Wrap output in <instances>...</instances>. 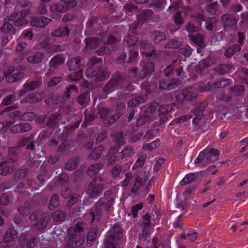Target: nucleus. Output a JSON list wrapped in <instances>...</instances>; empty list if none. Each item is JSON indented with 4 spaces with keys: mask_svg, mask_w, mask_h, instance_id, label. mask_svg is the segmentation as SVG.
I'll list each match as a JSON object with an SVG mask.
<instances>
[{
    "mask_svg": "<svg viewBox=\"0 0 248 248\" xmlns=\"http://www.w3.org/2000/svg\"><path fill=\"white\" fill-rule=\"evenodd\" d=\"M115 198L112 190H108L105 192L104 197L99 200L91 209L90 212L87 215L91 223L96 222L100 220L102 216L103 210L106 213L108 212L113 204Z\"/></svg>",
    "mask_w": 248,
    "mask_h": 248,
    "instance_id": "f257e3e1",
    "label": "nucleus"
},
{
    "mask_svg": "<svg viewBox=\"0 0 248 248\" xmlns=\"http://www.w3.org/2000/svg\"><path fill=\"white\" fill-rule=\"evenodd\" d=\"M83 232V224L81 222H78L74 226L70 227L68 231L66 246L69 248H76L81 245L85 241Z\"/></svg>",
    "mask_w": 248,
    "mask_h": 248,
    "instance_id": "f03ea898",
    "label": "nucleus"
},
{
    "mask_svg": "<svg viewBox=\"0 0 248 248\" xmlns=\"http://www.w3.org/2000/svg\"><path fill=\"white\" fill-rule=\"evenodd\" d=\"M30 219L32 222V227L37 231L41 232L48 226L50 217L41 210H35L31 214Z\"/></svg>",
    "mask_w": 248,
    "mask_h": 248,
    "instance_id": "7ed1b4c3",
    "label": "nucleus"
},
{
    "mask_svg": "<svg viewBox=\"0 0 248 248\" xmlns=\"http://www.w3.org/2000/svg\"><path fill=\"white\" fill-rule=\"evenodd\" d=\"M219 152L213 148H207L201 152L194 162L199 167H203L218 159Z\"/></svg>",
    "mask_w": 248,
    "mask_h": 248,
    "instance_id": "20e7f679",
    "label": "nucleus"
},
{
    "mask_svg": "<svg viewBox=\"0 0 248 248\" xmlns=\"http://www.w3.org/2000/svg\"><path fill=\"white\" fill-rule=\"evenodd\" d=\"M106 181V179L101 176L95 177L88 186L89 195L93 198H97L102 193Z\"/></svg>",
    "mask_w": 248,
    "mask_h": 248,
    "instance_id": "39448f33",
    "label": "nucleus"
},
{
    "mask_svg": "<svg viewBox=\"0 0 248 248\" xmlns=\"http://www.w3.org/2000/svg\"><path fill=\"white\" fill-rule=\"evenodd\" d=\"M87 46L91 49H95L99 47L96 50L98 55L102 56L109 53L111 49L107 45L103 42L101 39L96 37L89 38L87 40Z\"/></svg>",
    "mask_w": 248,
    "mask_h": 248,
    "instance_id": "423d86ee",
    "label": "nucleus"
},
{
    "mask_svg": "<svg viewBox=\"0 0 248 248\" xmlns=\"http://www.w3.org/2000/svg\"><path fill=\"white\" fill-rule=\"evenodd\" d=\"M173 64H171L164 69L165 77L162 78L159 84V88L163 90H170L175 88L180 83L177 79L169 78V75L170 72L173 70Z\"/></svg>",
    "mask_w": 248,
    "mask_h": 248,
    "instance_id": "0eeeda50",
    "label": "nucleus"
},
{
    "mask_svg": "<svg viewBox=\"0 0 248 248\" xmlns=\"http://www.w3.org/2000/svg\"><path fill=\"white\" fill-rule=\"evenodd\" d=\"M86 74L89 78L95 77V80L96 82L103 81L108 78L109 76L107 69L101 65L89 67L86 71Z\"/></svg>",
    "mask_w": 248,
    "mask_h": 248,
    "instance_id": "6e6552de",
    "label": "nucleus"
},
{
    "mask_svg": "<svg viewBox=\"0 0 248 248\" xmlns=\"http://www.w3.org/2000/svg\"><path fill=\"white\" fill-rule=\"evenodd\" d=\"M98 113L100 114L101 118L106 124H111L117 120L121 116L120 112L117 113L114 115H111L112 111L107 108H101L99 109Z\"/></svg>",
    "mask_w": 248,
    "mask_h": 248,
    "instance_id": "1a4fd4ad",
    "label": "nucleus"
},
{
    "mask_svg": "<svg viewBox=\"0 0 248 248\" xmlns=\"http://www.w3.org/2000/svg\"><path fill=\"white\" fill-rule=\"evenodd\" d=\"M197 92L193 87H190L185 89L183 92L176 95L177 100L180 102H183L186 100L187 101L192 100L196 98Z\"/></svg>",
    "mask_w": 248,
    "mask_h": 248,
    "instance_id": "9d476101",
    "label": "nucleus"
},
{
    "mask_svg": "<svg viewBox=\"0 0 248 248\" xmlns=\"http://www.w3.org/2000/svg\"><path fill=\"white\" fill-rule=\"evenodd\" d=\"M17 166L15 160H6L0 162V175H6L12 173Z\"/></svg>",
    "mask_w": 248,
    "mask_h": 248,
    "instance_id": "9b49d317",
    "label": "nucleus"
},
{
    "mask_svg": "<svg viewBox=\"0 0 248 248\" xmlns=\"http://www.w3.org/2000/svg\"><path fill=\"white\" fill-rule=\"evenodd\" d=\"M39 48L42 49L44 52L47 53H55L64 51L65 46L61 45H55L49 43L47 41L45 40L40 43Z\"/></svg>",
    "mask_w": 248,
    "mask_h": 248,
    "instance_id": "f8f14e48",
    "label": "nucleus"
},
{
    "mask_svg": "<svg viewBox=\"0 0 248 248\" xmlns=\"http://www.w3.org/2000/svg\"><path fill=\"white\" fill-rule=\"evenodd\" d=\"M124 78L118 72H116L113 75L112 78L104 87V90L106 92H111L115 88L122 84Z\"/></svg>",
    "mask_w": 248,
    "mask_h": 248,
    "instance_id": "ddd939ff",
    "label": "nucleus"
},
{
    "mask_svg": "<svg viewBox=\"0 0 248 248\" xmlns=\"http://www.w3.org/2000/svg\"><path fill=\"white\" fill-rule=\"evenodd\" d=\"M231 84V80L229 79H222L215 83H208L204 86L203 91H213L216 88H222L230 85Z\"/></svg>",
    "mask_w": 248,
    "mask_h": 248,
    "instance_id": "4468645a",
    "label": "nucleus"
},
{
    "mask_svg": "<svg viewBox=\"0 0 248 248\" xmlns=\"http://www.w3.org/2000/svg\"><path fill=\"white\" fill-rule=\"evenodd\" d=\"M172 104L162 105L158 109V115L160 117V123L163 124L166 122L169 117V113L172 110Z\"/></svg>",
    "mask_w": 248,
    "mask_h": 248,
    "instance_id": "2eb2a0df",
    "label": "nucleus"
},
{
    "mask_svg": "<svg viewBox=\"0 0 248 248\" xmlns=\"http://www.w3.org/2000/svg\"><path fill=\"white\" fill-rule=\"evenodd\" d=\"M221 21L225 28L233 27L236 25L237 17L234 14H226L222 16Z\"/></svg>",
    "mask_w": 248,
    "mask_h": 248,
    "instance_id": "dca6fc26",
    "label": "nucleus"
},
{
    "mask_svg": "<svg viewBox=\"0 0 248 248\" xmlns=\"http://www.w3.org/2000/svg\"><path fill=\"white\" fill-rule=\"evenodd\" d=\"M7 18L8 20L11 21L16 27L27 25L29 22L28 20L24 17H21L20 14H17L16 12L12 13L10 16L7 17Z\"/></svg>",
    "mask_w": 248,
    "mask_h": 248,
    "instance_id": "f3484780",
    "label": "nucleus"
},
{
    "mask_svg": "<svg viewBox=\"0 0 248 248\" xmlns=\"http://www.w3.org/2000/svg\"><path fill=\"white\" fill-rule=\"evenodd\" d=\"M64 62V59L61 55H57L54 56L49 62L50 68L48 70L46 74L51 75L53 73L54 70L56 67L61 65Z\"/></svg>",
    "mask_w": 248,
    "mask_h": 248,
    "instance_id": "a211bd4d",
    "label": "nucleus"
},
{
    "mask_svg": "<svg viewBox=\"0 0 248 248\" xmlns=\"http://www.w3.org/2000/svg\"><path fill=\"white\" fill-rule=\"evenodd\" d=\"M43 96V93L35 92L33 93L30 94L26 96L25 98L22 99L21 100V103H29L31 104L36 103L41 101Z\"/></svg>",
    "mask_w": 248,
    "mask_h": 248,
    "instance_id": "6ab92c4d",
    "label": "nucleus"
},
{
    "mask_svg": "<svg viewBox=\"0 0 248 248\" xmlns=\"http://www.w3.org/2000/svg\"><path fill=\"white\" fill-rule=\"evenodd\" d=\"M50 21L49 18L44 16L33 17L31 20L30 24L32 26L44 28Z\"/></svg>",
    "mask_w": 248,
    "mask_h": 248,
    "instance_id": "aec40b11",
    "label": "nucleus"
},
{
    "mask_svg": "<svg viewBox=\"0 0 248 248\" xmlns=\"http://www.w3.org/2000/svg\"><path fill=\"white\" fill-rule=\"evenodd\" d=\"M159 104L156 102H152L146 109L145 113L151 119V121L154 120L158 116V110L157 108Z\"/></svg>",
    "mask_w": 248,
    "mask_h": 248,
    "instance_id": "412c9836",
    "label": "nucleus"
},
{
    "mask_svg": "<svg viewBox=\"0 0 248 248\" xmlns=\"http://www.w3.org/2000/svg\"><path fill=\"white\" fill-rule=\"evenodd\" d=\"M82 60L79 57L73 58L67 62V66L71 71L76 70L81 66Z\"/></svg>",
    "mask_w": 248,
    "mask_h": 248,
    "instance_id": "4be33fe9",
    "label": "nucleus"
},
{
    "mask_svg": "<svg viewBox=\"0 0 248 248\" xmlns=\"http://www.w3.org/2000/svg\"><path fill=\"white\" fill-rule=\"evenodd\" d=\"M21 239L23 240L22 246H25L26 248H33L37 243L36 238L34 236L23 235L21 236Z\"/></svg>",
    "mask_w": 248,
    "mask_h": 248,
    "instance_id": "5701e85b",
    "label": "nucleus"
},
{
    "mask_svg": "<svg viewBox=\"0 0 248 248\" xmlns=\"http://www.w3.org/2000/svg\"><path fill=\"white\" fill-rule=\"evenodd\" d=\"M67 10V5L63 2H54L50 5V11L54 14L64 13Z\"/></svg>",
    "mask_w": 248,
    "mask_h": 248,
    "instance_id": "b1692460",
    "label": "nucleus"
},
{
    "mask_svg": "<svg viewBox=\"0 0 248 248\" xmlns=\"http://www.w3.org/2000/svg\"><path fill=\"white\" fill-rule=\"evenodd\" d=\"M16 235V232L14 230H9L4 235V244H7L9 247L14 244V238Z\"/></svg>",
    "mask_w": 248,
    "mask_h": 248,
    "instance_id": "393cba45",
    "label": "nucleus"
},
{
    "mask_svg": "<svg viewBox=\"0 0 248 248\" xmlns=\"http://www.w3.org/2000/svg\"><path fill=\"white\" fill-rule=\"evenodd\" d=\"M69 33V30L66 27H59L51 32V35L54 37L67 36Z\"/></svg>",
    "mask_w": 248,
    "mask_h": 248,
    "instance_id": "a878e982",
    "label": "nucleus"
},
{
    "mask_svg": "<svg viewBox=\"0 0 248 248\" xmlns=\"http://www.w3.org/2000/svg\"><path fill=\"white\" fill-rule=\"evenodd\" d=\"M241 50V46L238 44H234L227 47L224 52V55L227 58H231L234 54Z\"/></svg>",
    "mask_w": 248,
    "mask_h": 248,
    "instance_id": "bb28decb",
    "label": "nucleus"
},
{
    "mask_svg": "<svg viewBox=\"0 0 248 248\" xmlns=\"http://www.w3.org/2000/svg\"><path fill=\"white\" fill-rule=\"evenodd\" d=\"M153 12L151 10L145 9L138 16V19L139 21L144 22L150 20L153 18Z\"/></svg>",
    "mask_w": 248,
    "mask_h": 248,
    "instance_id": "cd10ccee",
    "label": "nucleus"
},
{
    "mask_svg": "<svg viewBox=\"0 0 248 248\" xmlns=\"http://www.w3.org/2000/svg\"><path fill=\"white\" fill-rule=\"evenodd\" d=\"M112 234L113 237L119 240L122 237V231L120 226L115 224L111 229L108 232V235Z\"/></svg>",
    "mask_w": 248,
    "mask_h": 248,
    "instance_id": "c85d7f7f",
    "label": "nucleus"
},
{
    "mask_svg": "<svg viewBox=\"0 0 248 248\" xmlns=\"http://www.w3.org/2000/svg\"><path fill=\"white\" fill-rule=\"evenodd\" d=\"M44 54L41 52H36L29 56L28 62L32 64H37L42 62Z\"/></svg>",
    "mask_w": 248,
    "mask_h": 248,
    "instance_id": "c756f323",
    "label": "nucleus"
},
{
    "mask_svg": "<svg viewBox=\"0 0 248 248\" xmlns=\"http://www.w3.org/2000/svg\"><path fill=\"white\" fill-rule=\"evenodd\" d=\"M103 167L102 163H98L91 165L87 170V174L90 176H93L97 174L99 170Z\"/></svg>",
    "mask_w": 248,
    "mask_h": 248,
    "instance_id": "7c9ffc66",
    "label": "nucleus"
},
{
    "mask_svg": "<svg viewBox=\"0 0 248 248\" xmlns=\"http://www.w3.org/2000/svg\"><path fill=\"white\" fill-rule=\"evenodd\" d=\"M118 239L113 237L112 234L108 235L107 238L104 241L105 248H115L117 245V241Z\"/></svg>",
    "mask_w": 248,
    "mask_h": 248,
    "instance_id": "2f4dec72",
    "label": "nucleus"
},
{
    "mask_svg": "<svg viewBox=\"0 0 248 248\" xmlns=\"http://www.w3.org/2000/svg\"><path fill=\"white\" fill-rule=\"evenodd\" d=\"M66 217V213L60 210L56 211L52 214L53 220L57 223L64 221Z\"/></svg>",
    "mask_w": 248,
    "mask_h": 248,
    "instance_id": "473e14b6",
    "label": "nucleus"
},
{
    "mask_svg": "<svg viewBox=\"0 0 248 248\" xmlns=\"http://www.w3.org/2000/svg\"><path fill=\"white\" fill-rule=\"evenodd\" d=\"M204 106L203 104H199L196 105L194 108L192 110L193 113L196 116L195 119L199 120H201L203 116V111L204 110Z\"/></svg>",
    "mask_w": 248,
    "mask_h": 248,
    "instance_id": "72a5a7b5",
    "label": "nucleus"
},
{
    "mask_svg": "<svg viewBox=\"0 0 248 248\" xmlns=\"http://www.w3.org/2000/svg\"><path fill=\"white\" fill-rule=\"evenodd\" d=\"M104 151V148L101 145L94 148L89 155V158L92 159H97L101 156Z\"/></svg>",
    "mask_w": 248,
    "mask_h": 248,
    "instance_id": "f704fd0d",
    "label": "nucleus"
},
{
    "mask_svg": "<svg viewBox=\"0 0 248 248\" xmlns=\"http://www.w3.org/2000/svg\"><path fill=\"white\" fill-rule=\"evenodd\" d=\"M41 83V79H38L37 80L27 82L24 84L23 87L28 91H33L37 88Z\"/></svg>",
    "mask_w": 248,
    "mask_h": 248,
    "instance_id": "c9c22d12",
    "label": "nucleus"
},
{
    "mask_svg": "<svg viewBox=\"0 0 248 248\" xmlns=\"http://www.w3.org/2000/svg\"><path fill=\"white\" fill-rule=\"evenodd\" d=\"M140 65L143 66V69L144 72V75L143 77H145L147 74H149L154 71V65L153 63L149 62L145 64L144 61H141Z\"/></svg>",
    "mask_w": 248,
    "mask_h": 248,
    "instance_id": "e433bc0d",
    "label": "nucleus"
},
{
    "mask_svg": "<svg viewBox=\"0 0 248 248\" xmlns=\"http://www.w3.org/2000/svg\"><path fill=\"white\" fill-rule=\"evenodd\" d=\"M83 72L80 70L72 74H70L65 77V80L70 81H77L80 79L82 76Z\"/></svg>",
    "mask_w": 248,
    "mask_h": 248,
    "instance_id": "4c0bfd02",
    "label": "nucleus"
},
{
    "mask_svg": "<svg viewBox=\"0 0 248 248\" xmlns=\"http://www.w3.org/2000/svg\"><path fill=\"white\" fill-rule=\"evenodd\" d=\"M138 41V38L134 35H127L124 39V44L129 47L135 45Z\"/></svg>",
    "mask_w": 248,
    "mask_h": 248,
    "instance_id": "58836bf2",
    "label": "nucleus"
},
{
    "mask_svg": "<svg viewBox=\"0 0 248 248\" xmlns=\"http://www.w3.org/2000/svg\"><path fill=\"white\" fill-rule=\"evenodd\" d=\"M133 154V148L130 146H126L120 153V158L122 159L130 157Z\"/></svg>",
    "mask_w": 248,
    "mask_h": 248,
    "instance_id": "ea45409f",
    "label": "nucleus"
},
{
    "mask_svg": "<svg viewBox=\"0 0 248 248\" xmlns=\"http://www.w3.org/2000/svg\"><path fill=\"white\" fill-rule=\"evenodd\" d=\"M78 160L77 157L69 159L65 165V169L68 170H74L77 167Z\"/></svg>",
    "mask_w": 248,
    "mask_h": 248,
    "instance_id": "a19ab883",
    "label": "nucleus"
},
{
    "mask_svg": "<svg viewBox=\"0 0 248 248\" xmlns=\"http://www.w3.org/2000/svg\"><path fill=\"white\" fill-rule=\"evenodd\" d=\"M230 91L231 93L236 96L240 95L245 91V86L241 85L232 87L230 88Z\"/></svg>",
    "mask_w": 248,
    "mask_h": 248,
    "instance_id": "79ce46f5",
    "label": "nucleus"
},
{
    "mask_svg": "<svg viewBox=\"0 0 248 248\" xmlns=\"http://www.w3.org/2000/svg\"><path fill=\"white\" fill-rule=\"evenodd\" d=\"M90 101V94L88 92H85L80 94L78 99L79 104L82 106H86Z\"/></svg>",
    "mask_w": 248,
    "mask_h": 248,
    "instance_id": "37998d69",
    "label": "nucleus"
},
{
    "mask_svg": "<svg viewBox=\"0 0 248 248\" xmlns=\"http://www.w3.org/2000/svg\"><path fill=\"white\" fill-rule=\"evenodd\" d=\"M232 67V64H222L216 67V71L219 74H224L228 72Z\"/></svg>",
    "mask_w": 248,
    "mask_h": 248,
    "instance_id": "c03bdc74",
    "label": "nucleus"
},
{
    "mask_svg": "<svg viewBox=\"0 0 248 248\" xmlns=\"http://www.w3.org/2000/svg\"><path fill=\"white\" fill-rule=\"evenodd\" d=\"M190 38L194 43L200 46H202L204 45V37L202 34H197L196 35H191Z\"/></svg>",
    "mask_w": 248,
    "mask_h": 248,
    "instance_id": "a18cd8bd",
    "label": "nucleus"
},
{
    "mask_svg": "<svg viewBox=\"0 0 248 248\" xmlns=\"http://www.w3.org/2000/svg\"><path fill=\"white\" fill-rule=\"evenodd\" d=\"M153 35L154 37V41L155 44L159 43L160 41L166 38L165 34L159 31H155L153 33Z\"/></svg>",
    "mask_w": 248,
    "mask_h": 248,
    "instance_id": "49530a36",
    "label": "nucleus"
},
{
    "mask_svg": "<svg viewBox=\"0 0 248 248\" xmlns=\"http://www.w3.org/2000/svg\"><path fill=\"white\" fill-rule=\"evenodd\" d=\"M30 204L29 202H26L24 205L18 208V211L23 216H27L31 212Z\"/></svg>",
    "mask_w": 248,
    "mask_h": 248,
    "instance_id": "de8ad7c7",
    "label": "nucleus"
},
{
    "mask_svg": "<svg viewBox=\"0 0 248 248\" xmlns=\"http://www.w3.org/2000/svg\"><path fill=\"white\" fill-rule=\"evenodd\" d=\"M195 178V174L194 173H190L187 174L181 181L180 185L181 186L187 185L192 182Z\"/></svg>",
    "mask_w": 248,
    "mask_h": 248,
    "instance_id": "09e8293b",
    "label": "nucleus"
},
{
    "mask_svg": "<svg viewBox=\"0 0 248 248\" xmlns=\"http://www.w3.org/2000/svg\"><path fill=\"white\" fill-rule=\"evenodd\" d=\"M147 156L146 155H142L138 158L135 164L132 167L133 169H136L137 168L141 167L144 164L146 159Z\"/></svg>",
    "mask_w": 248,
    "mask_h": 248,
    "instance_id": "8fccbe9b",
    "label": "nucleus"
},
{
    "mask_svg": "<svg viewBox=\"0 0 248 248\" xmlns=\"http://www.w3.org/2000/svg\"><path fill=\"white\" fill-rule=\"evenodd\" d=\"M181 46V42L176 39H172L169 41L165 46V47L167 48H178Z\"/></svg>",
    "mask_w": 248,
    "mask_h": 248,
    "instance_id": "3c124183",
    "label": "nucleus"
},
{
    "mask_svg": "<svg viewBox=\"0 0 248 248\" xmlns=\"http://www.w3.org/2000/svg\"><path fill=\"white\" fill-rule=\"evenodd\" d=\"M143 233H145V234L146 235L147 234V232L145 231V229L148 228L151 225L150 217L147 214H146L143 216Z\"/></svg>",
    "mask_w": 248,
    "mask_h": 248,
    "instance_id": "603ef678",
    "label": "nucleus"
},
{
    "mask_svg": "<svg viewBox=\"0 0 248 248\" xmlns=\"http://www.w3.org/2000/svg\"><path fill=\"white\" fill-rule=\"evenodd\" d=\"M199 25H195L192 22L188 23L185 26L186 30L189 33L197 32L199 30Z\"/></svg>",
    "mask_w": 248,
    "mask_h": 248,
    "instance_id": "864d4df0",
    "label": "nucleus"
},
{
    "mask_svg": "<svg viewBox=\"0 0 248 248\" xmlns=\"http://www.w3.org/2000/svg\"><path fill=\"white\" fill-rule=\"evenodd\" d=\"M59 205V196L57 194H54L52 196L50 200L49 208L52 210Z\"/></svg>",
    "mask_w": 248,
    "mask_h": 248,
    "instance_id": "5fc2aeb1",
    "label": "nucleus"
},
{
    "mask_svg": "<svg viewBox=\"0 0 248 248\" xmlns=\"http://www.w3.org/2000/svg\"><path fill=\"white\" fill-rule=\"evenodd\" d=\"M149 121H152L151 119L145 114L138 118L136 124L137 126H140Z\"/></svg>",
    "mask_w": 248,
    "mask_h": 248,
    "instance_id": "6e6d98bb",
    "label": "nucleus"
},
{
    "mask_svg": "<svg viewBox=\"0 0 248 248\" xmlns=\"http://www.w3.org/2000/svg\"><path fill=\"white\" fill-rule=\"evenodd\" d=\"M114 150H111L108 154V158L107 161V165L108 166L112 165L117 160V156Z\"/></svg>",
    "mask_w": 248,
    "mask_h": 248,
    "instance_id": "4d7b16f0",
    "label": "nucleus"
},
{
    "mask_svg": "<svg viewBox=\"0 0 248 248\" xmlns=\"http://www.w3.org/2000/svg\"><path fill=\"white\" fill-rule=\"evenodd\" d=\"M98 236L97 230L96 228L91 229L87 236L88 240L93 241Z\"/></svg>",
    "mask_w": 248,
    "mask_h": 248,
    "instance_id": "13d9d810",
    "label": "nucleus"
},
{
    "mask_svg": "<svg viewBox=\"0 0 248 248\" xmlns=\"http://www.w3.org/2000/svg\"><path fill=\"white\" fill-rule=\"evenodd\" d=\"M33 32L31 30H25L21 34V37L26 41H30L32 39Z\"/></svg>",
    "mask_w": 248,
    "mask_h": 248,
    "instance_id": "bf43d9fd",
    "label": "nucleus"
},
{
    "mask_svg": "<svg viewBox=\"0 0 248 248\" xmlns=\"http://www.w3.org/2000/svg\"><path fill=\"white\" fill-rule=\"evenodd\" d=\"M218 7L217 3L216 2H213L209 4L207 10L211 15H214L218 13Z\"/></svg>",
    "mask_w": 248,
    "mask_h": 248,
    "instance_id": "052dcab7",
    "label": "nucleus"
},
{
    "mask_svg": "<svg viewBox=\"0 0 248 248\" xmlns=\"http://www.w3.org/2000/svg\"><path fill=\"white\" fill-rule=\"evenodd\" d=\"M138 7L136 5L132 3H128L124 5V9L126 12H129L131 13H135L137 10Z\"/></svg>",
    "mask_w": 248,
    "mask_h": 248,
    "instance_id": "680f3d73",
    "label": "nucleus"
},
{
    "mask_svg": "<svg viewBox=\"0 0 248 248\" xmlns=\"http://www.w3.org/2000/svg\"><path fill=\"white\" fill-rule=\"evenodd\" d=\"M102 61V59L97 58L95 57H92L89 60L88 65L89 67H92L93 66H98L100 65V63Z\"/></svg>",
    "mask_w": 248,
    "mask_h": 248,
    "instance_id": "e2e57ef3",
    "label": "nucleus"
},
{
    "mask_svg": "<svg viewBox=\"0 0 248 248\" xmlns=\"http://www.w3.org/2000/svg\"><path fill=\"white\" fill-rule=\"evenodd\" d=\"M174 21L176 25L179 26L182 25L184 21L181 13L177 12L174 16Z\"/></svg>",
    "mask_w": 248,
    "mask_h": 248,
    "instance_id": "0e129e2a",
    "label": "nucleus"
},
{
    "mask_svg": "<svg viewBox=\"0 0 248 248\" xmlns=\"http://www.w3.org/2000/svg\"><path fill=\"white\" fill-rule=\"evenodd\" d=\"M1 30L3 32H13L14 30L12 24H10L7 22L4 23L2 27H1Z\"/></svg>",
    "mask_w": 248,
    "mask_h": 248,
    "instance_id": "69168bd1",
    "label": "nucleus"
},
{
    "mask_svg": "<svg viewBox=\"0 0 248 248\" xmlns=\"http://www.w3.org/2000/svg\"><path fill=\"white\" fill-rule=\"evenodd\" d=\"M98 22V18L96 16H92L88 19L86 26L89 28H93L97 24Z\"/></svg>",
    "mask_w": 248,
    "mask_h": 248,
    "instance_id": "338daca9",
    "label": "nucleus"
},
{
    "mask_svg": "<svg viewBox=\"0 0 248 248\" xmlns=\"http://www.w3.org/2000/svg\"><path fill=\"white\" fill-rule=\"evenodd\" d=\"M15 96L14 95L10 94L7 95L2 100L1 105L7 106L10 105L14 100Z\"/></svg>",
    "mask_w": 248,
    "mask_h": 248,
    "instance_id": "774afa93",
    "label": "nucleus"
}]
</instances>
